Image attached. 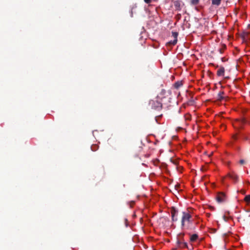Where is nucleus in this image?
Listing matches in <instances>:
<instances>
[{
	"mask_svg": "<svg viewBox=\"0 0 250 250\" xmlns=\"http://www.w3.org/2000/svg\"><path fill=\"white\" fill-rule=\"evenodd\" d=\"M198 237V235L197 234H193L191 235L190 238V241L191 242H194L195 241Z\"/></svg>",
	"mask_w": 250,
	"mask_h": 250,
	"instance_id": "nucleus-10",
	"label": "nucleus"
},
{
	"mask_svg": "<svg viewBox=\"0 0 250 250\" xmlns=\"http://www.w3.org/2000/svg\"><path fill=\"white\" fill-rule=\"evenodd\" d=\"M227 176L233 180L234 182H237L238 180V177L234 171L228 173Z\"/></svg>",
	"mask_w": 250,
	"mask_h": 250,
	"instance_id": "nucleus-5",
	"label": "nucleus"
},
{
	"mask_svg": "<svg viewBox=\"0 0 250 250\" xmlns=\"http://www.w3.org/2000/svg\"><path fill=\"white\" fill-rule=\"evenodd\" d=\"M240 192L243 194H245L246 193V191L245 190H244V189H242Z\"/></svg>",
	"mask_w": 250,
	"mask_h": 250,
	"instance_id": "nucleus-22",
	"label": "nucleus"
},
{
	"mask_svg": "<svg viewBox=\"0 0 250 250\" xmlns=\"http://www.w3.org/2000/svg\"><path fill=\"white\" fill-rule=\"evenodd\" d=\"M172 35L174 38V39H177V37L178 35V33L176 32H172Z\"/></svg>",
	"mask_w": 250,
	"mask_h": 250,
	"instance_id": "nucleus-19",
	"label": "nucleus"
},
{
	"mask_svg": "<svg viewBox=\"0 0 250 250\" xmlns=\"http://www.w3.org/2000/svg\"><path fill=\"white\" fill-rule=\"evenodd\" d=\"M175 188H176V189H178V188H179V185H176V186H175Z\"/></svg>",
	"mask_w": 250,
	"mask_h": 250,
	"instance_id": "nucleus-24",
	"label": "nucleus"
},
{
	"mask_svg": "<svg viewBox=\"0 0 250 250\" xmlns=\"http://www.w3.org/2000/svg\"><path fill=\"white\" fill-rule=\"evenodd\" d=\"M177 39H174L173 41H171L169 42L168 43L169 44L174 45L177 43Z\"/></svg>",
	"mask_w": 250,
	"mask_h": 250,
	"instance_id": "nucleus-17",
	"label": "nucleus"
},
{
	"mask_svg": "<svg viewBox=\"0 0 250 250\" xmlns=\"http://www.w3.org/2000/svg\"><path fill=\"white\" fill-rule=\"evenodd\" d=\"M221 60L223 62H226L227 61V60L225 58H222Z\"/></svg>",
	"mask_w": 250,
	"mask_h": 250,
	"instance_id": "nucleus-23",
	"label": "nucleus"
},
{
	"mask_svg": "<svg viewBox=\"0 0 250 250\" xmlns=\"http://www.w3.org/2000/svg\"><path fill=\"white\" fill-rule=\"evenodd\" d=\"M244 200L248 205L250 206V195L246 196Z\"/></svg>",
	"mask_w": 250,
	"mask_h": 250,
	"instance_id": "nucleus-13",
	"label": "nucleus"
},
{
	"mask_svg": "<svg viewBox=\"0 0 250 250\" xmlns=\"http://www.w3.org/2000/svg\"><path fill=\"white\" fill-rule=\"evenodd\" d=\"M191 215L190 214L188 211H183L182 216L181 219V226L183 228L185 225V223H191Z\"/></svg>",
	"mask_w": 250,
	"mask_h": 250,
	"instance_id": "nucleus-1",
	"label": "nucleus"
},
{
	"mask_svg": "<svg viewBox=\"0 0 250 250\" xmlns=\"http://www.w3.org/2000/svg\"><path fill=\"white\" fill-rule=\"evenodd\" d=\"M226 46L225 45H223V47L222 48H220L219 49V51L221 54H222L224 52V49L226 48Z\"/></svg>",
	"mask_w": 250,
	"mask_h": 250,
	"instance_id": "nucleus-20",
	"label": "nucleus"
},
{
	"mask_svg": "<svg viewBox=\"0 0 250 250\" xmlns=\"http://www.w3.org/2000/svg\"><path fill=\"white\" fill-rule=\"evenodd\" d=\"M224 94L223 91H220L217 94V99L219 101H221L223 99L224 97H223V95Z\"/></svg>",
	"mask_w": 250,
	"mask_h": 250,
	"instance_id": "nucleus-11",
	"label": "nucleus"
},
{
	"mask_svg": "<svg viewBox=\"0 0 250 250\" xmlns=\"http://www.w3.org/2000/svg\"><path fill=\"white\" fill-rule=\"evenodd\" d=\"M199 2V0H191V3L193 5H197Z\"/></svg>",
	"mask_w": 250,
	"mask_h": 250,
	"instance_id": "nucleus-18",
	"label": "nucleus"
},
{
	"mask_svg": "<svg viewBox=\"0 0 250 250\" xmlns=\"http://www.w3.org/2000/svg\"><path fill=\"white\" fill-rule=\"evenodd\" d=\"M182 85V83L180 81H177L176 83H175L174 86V87L176 89L179 88L180 86Z\"/></svg>",
	"mask_w": 250,
	"mask_h": 250,
	"instance_id": "nucleus-12",
	"label": "nucleus"
},
{
	"mask_svg": "<svg viewBox=\"0 0 250 250\" xmlns=\"http://www.w3.org/2000/svg\"><path fill=\"white\" fill-rule=\"evenodd\" d=\"M241 38L243 41L247 42L250 40V33L248 32H244L241 35Z\"/></svg>",
	"mask_w": 250,
	"mask_h": 250,
	"instance_id": "nucleus-7",
	"label": "nucleus"
},
{
	"mask_svg": "<svg viewBox=\"0 0 250 250\" xmlns=\"http://www.w3.org/2000/svg\"><path fill=\"white\" fill-rule=\"evenodd\" d=\"M178 247L181 248H187L188 249V244L186 242H183L182 240H178L177 242Z\"/></svg>",
	"mask_w": 250,
	"mask_h": 250,
	"instance_id": "nucleus-8",
	"label": "nucleus"
},
{
	"mask_svg": "<svg viewBox=\"0 0 250 250\" xmlns=\"http://www.w3.org/2000/svg\"><path fill=\"white\" fill-rule=\"evenodd\" d=\"M247 122L246 120L244 119L241 120H240V121H237V123H239L240 127H242V125L245 124Z\"/></svg>",
	"mask_w": 250,
	"mask_h": 250,
	"instance_id": "nucleus-15",
	"label": "nucleus"
},
{
	"mask_svg": "<svg viewBox=\"0 0 250 250\" xmlns=\"http://www.w3.org/2000/svg\"><path fill=\"white\" fill-rule=\"evenodd\" d=\"M216 200L218 202L222 203L225 201L226 195L224 193H219L216 197Z\"/></svg>",
	"mask_w": 250,
	"mask_h": 250,
	"instance_id": "nucleus-6",
	"label": "nucleus"
},
{
	"mask_svg": "<svg viewBox=\"0 0 250 250\" xmlns=\"http://www.w3.org/2000/svg\"><path fill=\"white\" fill-rule=\"evenodd\" d=\"M170 212L171 214V218L172 221H177L178 220V210L176 208L172 207L171 208Z\"/></svg>",
	"mask_w": 250,
	"mask_h": 250,
	"instance_id": "nucleus-4",
	"label": "nucleus"
},
{
	"mask_svg": "<svg viewBox=\"0 0 250 250\" xmlns=\"http://www.w3.org/2000/svg\"><path fill=\"white\" fill-rule=\"evenodd\" d=\"M170 94V91H167L166 90L162 89L157 97V99L163 101V99L167 97Z\"/></svg>",
	"mask_w": 250,
	"mask_h": 250,
	"instance_id": "nucleus-3",
	"label": "nucleus"
},
{
	"mask_svg": "<svg viewBox=\"0 0 250 250\" xmlns=\"http://www.w3.org/2000/svg\"><path fill=\"white\" fill-rule=\"evenodd\" d=\"M222 0H212V4L214 5L219 6Z\"/></svg>",
	"mask_w": 250,
	"mask_h": 250,
	"instance_id": "nucleus-14",
	"label": "nucleus"
},
{
	"mask_svg": "<svg viewBox=\"0 0 250 250\" xmlns=\"http://www.w3.org/2000/svg\"><path fill=\"white\" fill-rule=\"evenodd\" d=\"M174 6L177 9H180V3L178 1H175L174 2Z\"/></svg>",
	"mask_w": 250,
	"mask_h": 250,
	"instance_id": "nucleus-16",
	"label": "nucleus"
},
{
	"mask_svg": "<svg viewBox=\"0 0 250 250\" xmlns=\"http://www.w3.org/2000/svg\"><path fill=\"white\" fill-rule=\"evenodd\" d=\"M246 163V161L244 159H241L239 161V164L241 165H243Z\"/></svg>",
	"mask_w": 250,
	"mask_h": 250,
	"instance_id": "nucleus-21",
	"label": "nucleus"
},
{
	"mask_svg": "<svg viewBox=\"0 0 250 250\" xmlns=\"http://www.w3.org/2000/svg\"><path fill=\"white\" fill-rule=\"evenodd\" d=\"M162 102L163 101L160 100L156 98L155 100L150 101L149 104L152 108L157 110H160L162 108Z\"/></svg>",
	"mask_w": 250,
	"mask_h": 250,
	"instance_id": "nucleus-2",
	"label": "nucleus"
},
{
	"mask_svg": "<svg viewBox=\"0 0 250 250\" xmlns=\"http://www.w3.org/2000/svg\"><path fill=\"white\" fill-rule=\"evenodd\" d=\"M225 68L223 66H221L220 68L217 70V75L218 76H222L224 75Z\"/></svg>",
	"mask_w": 250,
	"mask_h": 250,
	"instance_id": "nucleus-9",
	"label": "nucleus"
}]
</instances>
